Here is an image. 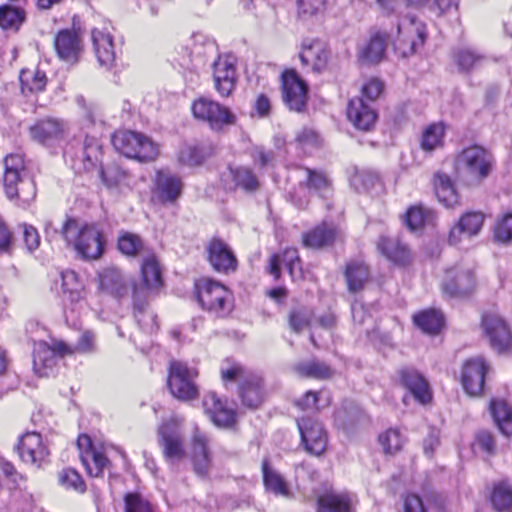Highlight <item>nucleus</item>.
Masks as SVG:
<instances>
[{
	"mask_svg": "<svg viewBox=\"0 0 512 512\" xmlns=\"http://www.w3.org/2000/svg\"><path fill=\"white\" fill-rule=\"evenodd\" d=\"M398 36L394 42L395 52L402 58L414 55L419 47L424 44L426 32L425 25L409 16L397 25Z\"/></svg>",
	"mask_w": 512,
	"mask_h": 512,
	"instance_id": "obj_10",
	"label": "nucleus"
},
{
	"mask_svg": "<svg viewBox=\"0 0 512 512\" xmlns=\"http://www.w3.org/2000/svg\"><path fill=\"white\" fill-rule=\"evenodd\" d=\"M349 121L359 130L369 131L375 124V110L360 97L351 99L347 107Z\"/></svg>",
	"mask_w": 512,
	"mask_h": 512,
	"instance_id": "obj_26",
	"label": "nucleus"
},
{
	"mask_svg": "<svg viewBox=\"0 0 512 512\" xmlns=\"http://www.w3.org/2000/svg\"><path fill=\"white\" fill-rule=\"evenodd\" d=\"M476 285L473 270L459 264L445 272L442 283L443 292L449 296L458 297L470 294Z\"/></svg>",
	"mask_w": 512,
	"mask_h": 512,
	"instance_id": "obj_12",
	"label": "nucleus"
},
{
	"mask_svg": "<svg viewBox=\"0 0 512 512\" xmlns=\"http://www.w3.org/2000/svg\"><path fill=\"white\" fill-rule=\"evenodd\" d=\"M197 375V371L189 368L185 363L172 361L167 380L170 393L182 401H190L197 398L198 388L195 384Z\"/></svg>",
	"mask_w": 512,
	"mask_h": 512,
	"instance_id": "obj_8",
	"label": "nucleus"
},
{
	"mask_svg": "<svg viewBox=\"0 0 512 512\" xmlns=\"http://www.w3.org/2000/svg\"><path fill=\"white\" fill-rule=\"evenodd\" d=\"M56 52L62 60L74 63L82 52V41L74 30L64 29L57 33L54 39Z\"/></svg>",
	"mask_w": 512,
	"mask_h": 512,
	"instance_id": "obj_24",
	"label": "nucleus"
},
{
	"mask_svg": "<svg viewBox=\"0 0 512 512\" xmlns=\"http://www.w3.org/2000/svg\"><path fill=\"white\" fill-rule=\"evenodd\" d=\"M485 60V56L470 49H460L454 53V62L462 71H470L471 69L477 68L481 66Z\"/></svg>",
	"mask_w": 512,
	"mask_h": 512,
	"instance_id": "obj_47",
	"label": "nucleus"
},
{
	"mask_svg": "<svg viewBox=\"0 0 512 512\" xmlns=\"http://www.w3.org/2000/svg\"><path fill=\"white\" fill-rule=\"evenodd\" d=\"M295 370L299 376L306 378L328 379L333 375V371L328 365L317 360L299 363Z\"/></svg>",
	"mask_w": 512,
	"mask_h": 512,
	"instance_id": "obj_44",
	"label": "nucleus"
},
{
	"mask_svg": "<svg viewBox=\"0 0 512 512\" xmlns=\"http://www.w3.org/2000/svg\"><path fill=\"white\" fill-rule=\"evenodd\" d=\"M3 187L9 199L21 198L24 202L32 200L36 188L28 178L25 160L20 154H9L4 158Z\"/></svg>",
	"mask_w": 512,
	"mask_h": 512,
	"instance_id": "obj_3",
	"label": "nucleus"
},
{
	"mask_svg": "<svg viewBox=\"0 0 512 512\" xmlns=\"http://www.w3.org/2000/svg\"><path fill=\"white\" fill-rule=\"evenodd\" d=\"M142 286H135L133 290L134 314L138 323H142L140 316L144 313L147 304V291H158L162 285V272L157 258L150 255L144 258L141 265Z\"/></svg>",
	"mask_w": 512,
	"mask_h": 512,
	"instance_id": "obj_7",
	"label": "nucleus"
},
{
	"mask_svg": "<svg viewBox=\"0 0 512 512\" xmlns=\"http://www.w3.org/2000/svg\"><path fill=\"white\" fill-rule=\"evenodd\" d=\"M207 259L212 268L228 274L237 268V259L231 248L222 240L214 238L207 245Z\"/></svg>",
	"mask_w": 512,
	"mask_h": 512,
	"instance_id": "obj_20",
	"label": "nucleus"
},
{
	"mask_svg": "<svg viewBox=\"0 0 512 512\" xmlns=\"http://www.w3.org/2000/svg\"><path fill=\"white\" fill-rule=\"evenodd\" d=\"M414 323L428 334H437L443 326V315L434 309L420 312L414 316Z\"/></svg>",
	"mask_w": 512,
	"mask_h": 512,
	"instance_id": "obj_43",
	"label": "nucleus"
},
{
	"mask_svg": "<svg viewBox=\"0 0 512 512\" xmlns=\"http://www.w3.org/2000/svg\"><path fill=\"white\" fill-rule=\"evenodd\" d=\"M313 311L305 306H298L290 310L288 324L294 333H301L308 328L313 319Z\"/></svg>",
	"mask_w": 512,
	"mask_h": 512,
	"instance_id": "obj_46",
	"label": "nucleus"
},
{
	"mask_svg": "<svg viewBox=\"0 0 512 512\" xmlns=\"http://www.w3.org/2000/svg\"><path fill=\"white\" fill-rule=\"evenodd\" d=\"M224 381H238L242 402L249 408L258 407L263 401L262 380L259 376L246 371L242 366L233 364L221 369Z\"/></svg>",
	"mask_w": 512,
	"mask_h": 512,
	"instance_id": "obj_5",
	"label": "nucleus"
},
{
	"mask_svg": "<svg viewBox=\"0 0 512 512\" xmlns=\"http://www.w3.org/2000/svg\"><path fill=\"white\" fill-rule=\"evenodd\" d=\"M491 503L499 512H505L512 509V483L509 481H500L494 484L491 492Z\"/></svg>",
	"mask_w": 512,
	"mask_h": 512,
	"instance_id": "obj_40",
	"label": "nucleus"
},
{
	"mask_svg": "<svg viewBox=\"0 0 512 512\" xmlns=\"http://www.w3.org/2000/svg\"><path fill=\"white\" fill-rule=\"evenodd\" d=\"M84 159L92 167L101 156V145L96 138L87 137L84 142Z\"/></svg>",
	"mask_w": 512,
	"mask_h": 512,
	"instance_id": "obj_56",
	"label": "nucleus"
},
{
	"mask_svg": "<svg viewBox=\"0 0 512 512\" xmlns=\"http://www.w3.org/2000/svg\"><path fill=\"white\" fill-rule=\"evenodd\" d=\"M112 144L119 153L140 161L154 160L159 153L157 144L149 137L129 130L115 132Z\"/></svg>",
	"mask_w": 512,
	"mask_h": 512,
	"instance_id": "obj_4",
	"label": "nucleus"
},
{
	"mask_svg": "<svg viewBox=\"0 0 512 512\" xmlns=\"http://www.w3.org/2000/svg\"><path fill=\"white\" fill-rule=\"evenodd\" d=\"M284 264L292 279L301 280L304 279V273L302 267H299V273L297 274L294 271V266H299V256L298 251L294 248L286 249L282 255H273L270 258L269 272L275 278H279L280 276V265Z\"/></svg>",
	"mask_w": 512,
	"mask_h": 512,
	"instance_id": "obj_34",
	"label": "nucleus"
},
{
	"mask_svg": "<svg viewBox=\"0 0 512 512\" xmlns=\"http://www.w3.org/2000/svg\"><path fill=\"white\" fill-rule=\"evenodd\" d=\"M142 248L143 242L136 234L125 232L118 238V249L125 255H136Z\"/></svg>",
	"mask_w": 512,
	"mask_h": 512,
	"instance_id": "obj_51",
	"label": "nucleus"
},
{
	"mask_svg": "<svg viewBox=\"0 0 512 512\" xmlns=\"http://www.w3.org/2000/svg\"><path fill=\"white\" fill-rule=\"evenodd\" d=\"M378 251L390 262L406 266L412 261L409 247L398 238L380 236L377 241Z\"/></svg>",
	"mask_w": 512,
	"mask_h": 512,
	"instance_id": "obj_25",
	"label": "nucleus"
},
{
	"mask_svg": "<svg viewBox=\"0 0 512 512\" xmlns=\"http://www.w3.org/2000/svg\"><path fill=\"white\" fill-rule=\"evenodd\" d=\"M298 428L305 449L316 456L321 455L327 446V435L321 423L310 419L298 420Z\"/></svg>",
	"mask_w": 512,
	"mask_h": 512,
	"instance_id": "obj_17",
	"label": "nucleus"
},
{
	"mask_svg": "<svg viewBox=\"0 0 512 512\" xmlns=\"http://www.w3.org/2000/svg\"><path fill=\"white\" fill-rule=\"evenodd\" d=\"M387 46V35L376 32L358 49L357 58L363 65L378 64L383 60Z\"/></svg>",
	"mask_w": 512,
	"mask_h": 512,
	"instance_id": "obj_27",
	"label": "nucleus"
},
{
	"mask_svg": "<svg viewBox=\"0 0 512 512\" xmlns=\"http://www.w3.org/2000/svg\"><path fill=\"white\" fill-rule=\"evenodd\" d=\"M338 235L335 226L323 223L303 235V244L313 249L323 248L333 244Z\"/></svg>",
	"mask_w": 512,
	"mask_h": 512,
	"instance_id": "obj_35",
	"label": "nucleus"
},
{
	"mask_svg": "<svg viewBox=\"0 0 512 512\" xmlns=\"http://www.w3.org/2000/svg\"><path fill=\"white\" fill-rule=\"evenodd\" d=\"M491 414L499 430L506 436L512 435V406L502 400H495L490 405Z\"/></svg>",
	"mask_w": 512,
	"mask_h": 512,
	"instance_id": "obj_39",
	"label": "nucleus"
},
{
	"mask_svg": "<svg viewBox=\"0 0 512 512\" xmlns=\"http://www.w3.org/2000/svg\"><path fill=\"white\" fill-rule=\"evenodd\" d=\"M18 453L23 462L40 466L49 452L42 437L36 432H27L19 440Z\"/></svg>",
	"mask_w": 512,
	"mask_h": 512,
	"instance_id": "obj_22",
	"label": "nucleus"
},
{
	"mask_svg": "<svg viewBox=\"0 0 512 512\" xmlns=\"http://www.w3.org/2000/svg\"><path fill=\"white\" fill-rule=\"evenodd\" d=\"M476 444L489 455L496 452V443L493 435L488 431H480L476 435Z\"/></svg>",
	"mask_w": 512,
	"mask_h": 512,
	"instance_id": "obj_63",
	"label": "nucleus"
},
{
	"mask_svg": "<svg viewBox=\"0 0 512 512\" xmlns=\"http://www.w3.org/2000/svg\"><path fill=\"white\" fill-rule=\"evenodd\" d=\"M236 61L231 55L219 56L213 64L215 89L222 97H228L235 89L237 81Z\"/></svg>",
	"mask_w": 512,
	"mask_h": 512,
	"instance_id": "obj_16",
	"label": "nucleus"
},
{
	"mask_svg": "<svg viewBox=\"0 0 512 512\" xmlns=\"http://www.w3.org/2000/svg\"><path fill=\"white\" fill-rule=\"evenodd\" d=\"M26 19L23 9L12 5L0 7V27L3 29L18 30Z\"/></svg>",
	"mask_w": 512,
	"mask_h": 512,
	"instance_id": "obj_45",
	"label": "nucleus"
},
{
	"mask_svg": "<svg viewBox=\"0 0 512 512\" xmlns=\"http://www.w3.org/2000/svg\"><path fill=\"white\" fill-rule=\"evenodd\" d=\"M444 127L441 124H431L422 135L421 147L425 151H432L442 146Z\"/></svg>",
	"mask_w": 512,
	"mask_h": 512,
	"instance_id": "obj_49",
	"label": "nucleus"
},
{
	"mask_svg": "<svg viewBox=\"0 0 512 512\" xmlns=\"http://www.w3.org/2000/svg\"><path fill=\"white\" fill-rule=\"evenodd\" d=\"M435 195L440 203L447 208H455L460 205V197L449 175L437 172L433 178Z\"/></svg>",
	"mask_w": 512,
	"mask_h": 512,
	"instance_id": "obj_31",
	"label": "nucleus"
},
{
	"mask_svg": "<svg viewBox=\"0 0 512 512\" xmlns=\"http://www.w3.org/2000/svg\"><path fill=\"white\" fill-rule=\"evenodd\" d=\"M370 278V271L363 262L352 261L347 264L345 279L350 292L362 290Z\"/></svg>",
	"mask_w": 512,
	"mask_h": 512,
	"instance_id": "obj_37",
	"label": "nucleus"
},
{
	"mask_svg": "<svg viewBox=\"0 0 512 512\" xmlns=\"http://www.w3.org/2000/svg\"><path fill=\"white\" fill-rule=\"evenodd\" d=\"M23 240L29 252L35 251L40 245V236L35 227L28 224H23Z\"/></svg>",
	"mask_w": 512,
	"mask_h": 512,
	"instance_id": "obj_60",
	"label": "nucleus"
},
{
	"mask_svg": "<svg viewBox=\"0 0 512 512\" xmlns=\"http://www.w3.org/2000/svg\"><path fill=\"white\" fill-rule=\"evenodd\" d=\"M89 456H91L94 467L89 466L87 458L84 455L81 456L82 462L87 466L88 472L91 476L98 477L102 474L104 468L108 464V459L104 454L95 450L91 451Z\"/></svg>",
	"mask_w": 512,
	"mask_h": 512,
	"instance_id": "obj_55",
	"label": "nucleus"
},
{
	"mask_svg": "<svg viewBox=\"0 0 512 512\" xmlns=\"http://www.w3.org/2000/svg\"><path fill=\"white\" fill-rule=\"evenodd\" d=\"M229 175L235 182L236 187H240L245 191H255L258 188V180L254 173L248 168H230Z\"/></svg>",
	"mask_w": 512,
	"mask_h": 512,
	"instance_id": "obj_48",
	"label": "nucleus"
},
{
	"mask_svg": "<svg viewBox=\"0 0 512 512\" xmlns=\"http://www.w3.org/2000/svg\"><path fill=\"white\" fill-rule=\"evenodd\" d=\"M262 472L264 485L268 491L284 497L289 496L290 492L286 481L279 472L270 467L267 459L262 462Z\"/></svg>",
	"mask_w": 512,
	"mask_h": 512,
	"instance_id": "obj_38",
	"label": "nucleus"
},
{
	"mask_svg": "<svg viewBox=\"0 0 512 512\" xmlns=\"http://www.w3.org/2000/svg\"><path fill=\"white\" fill-rule=\"evenodd\" d=\"M22 93H38L45 89L47 78L44 72L38 69H23L20 72Z\"/></svg>",
	"mask_w": 512,
	"mask_h": 512,
	"instance_id": "obj_41",
	"label": "nucleus"
},
{
	"mask_svg": "<svg viewBox=\"0 0 512 512\" xmlns=\"http://www.w3.org/2000/svg\"><path fill=\"white\" fill-rule=\"evenodd\" d=\"M306 186L309 189L316 191H322L329 186V180L327 176L318 170H312L309 168L304 169Z\"/></svg>",
	"mask_w": 512,
	"mask_h": 512,
	"instance_id": "obj_53",
	"label": "nucleus"
},
{
	"mask_svg": "<svg viewBox=\"0 0 512 512\" xmlns=\"http://www.w3.org/2000/svg\"><path fill=\"white\" fill-rule=\"evenodd\" d=\"M483 223L484 215L482 213H464L449 232V244L457 246L466 240H470L480 232Z\"/></svg>",
	"mask_w": 512,
	"mask_h": 512,
	"instance_id": "obj_19",
	"label": "nucleus"
},
{
	"mask_svg": "<svg viewBox=\"0 0 512 512\" xmlns=\"http://www.w3.org/2000/svg\"><path fill=\"white\" fill-rule=\"evenodd\" d=\"M125 512H153L147 501L138 494L128 493L125 496Z\"/></svg>",
	"mask_w": 512,
	"mask_h": 512,
	"instance_id": "obj_57",
	"label": "nucleus"
},
{
	"mask_svg": "<svg viewBox=\"0 0 512 512\" xmlns=\"http://www.w3.org/2000/svg\"><path fill=\"white\" fill-rule=\"evenodd\" d=\"M61 234L82 259L95 260L103 253L102 232L96 224H82L74 219H67Z\"/></svg>",
	"mask_w": 512,
	"mask_h": 512,
	"instance_id": "obj_1",
	"label": "nucleus"
},
{
	"mask_svg": "<svg viewBox=\"0 0 512 512\" xmlns=\"http://www.w3.org/2000/svg\"><path fill=\"white\" fill-rule=\"evenodd\" d=\"M203 407L212 422L219 427H230L235 422V412L227 408L213 392L205 395Z\"/></svg>",
	"mask_w": 512,
	"mask_h": 512,
	"instance_id": "obj_29",
	"label": "nucleus"
},
{
	"mask_svg": "<svg viewBox=\"0 0 512 512\" xmlns=\"http://www.w3.org/2000/svg\"><path fill=\"white\" fill-rule=\"evenodd\" d=\"M482 328L492 349L498 353H505L512 349V330L500 315H484Z\"/></svg>",
	"mask_w": 512,
	"mask_h": 512,
	"instance_id": "obj_11",
	"label": "nucleus"
},
{
	"mask_svg": "<svg viewBox=\"0 0 512 512\" xmlns=\"http://www.w3.org/2000/svg\"><path fill=\"white\" fill-rule=\"evenodd\" d=\"M180 425V419L172 418L163 423L158 431L164 457L171 463L180 461L185 456L183 440L179 431Z\"/></svg>",
	"mask_w": 512,
	"mask_h": 512,
	"instance_id": "obj_14",
	"label": "nucleus"
},
{
	"mask_svg": "<svg viewBox=\"0 0 512 512\" xmlns=\"http://www.w3.org/2000/svg\"><path fill=\"white\" fill-rule=\"evenodd\" d=\"M72 353L71 349L63 342H58L54 347L48 346L44 342L35 343L33 349V370L39 377L50 376L56 365L57 356H64Z\"/></svg>",
	"mask_w": 512,
	"mask_h": 512,
	"instance_id": "obj_13",
	"label": "nucleus"
},
{
	"mask_svg": "<svg viewBox=\"0 0 512 512\" xmlns=\"http://www.w3.org/2000/svg\"><path fill=\"white\" fill-rule=\"evenodd\" d=\"M317 504L318 512H352L355 500L347 492L329 491L318 497Z\"/></svg>",
	"mask_w": 512,
	"mask_h": 512,
	"instance_id": "obj_30",
	"label": "nucleus"
},
{
	"mask_svg": "<svg viewBox=\"0 0 512 512\" xmlns=\"http://www.w3.org/2000/svg\"><path fill=\"white\" fill-rule=\"evenodd\" d=\"M13 234L0 218V253L10 254L13 250Z\"/></svg>",
	"mask_w": 512,
	"mask_h": 512,
	"instance_id": "obj_61",
	"label": "nucleus"
},
{
	"mask_svg": "<svg viewBox=\"0 0 512 512\" xmlns=\"http://www.w3.org/2000/svg\"><path fill=\"white\" fill-rule=\"evenodd\" d=\"M253 110L260 118H267L272 111V103L266 94H259L254 102Z\"/></svg>",
	"mask_w": 512,
	"mask_h": 512,
	"instance_id": "obj_64",
	"label": "nucleus"
},
{
	"mask_svg": "<svg viewBox=\"0 0 512 512\" xmlns=\"http://www.w3.org/2000/svg\"><path fill=\"white\" fill-rule=\"evenodd\" d=\"M60 483L79 492L85 491V484L81 476L74 469H65L59 474Z\"/></svg>",
	"mask_w": 512,
	"mask_h": 512,
	"instance_id": "obj_54",
	"label": "nucleus"
},
{
	"mask_svg": "<svg viewBox=\"0 0 512 512\" xmlns=\"http://www.w3.org/2000/svg\"><path fill=\"white\" fill-rule=\"evenodd\" d=\"M495 236L502 242L512 239V213L504 215L498 221L495 228Z\"/></svg>",
	"mask_w": 512,
	"mask_h": 512,
	"instance_id": "obj_58",
	"label": "nucleus"
},
{
	"mask_svg": "<svg viewBox=\"0 0 512 512\" xmlns=\"http://www.w3.org/2000/svg\"><path fill=\"white\" fill-rule=\"evenodd\" d=\"M208 439L198 429H195L192 436V458L194 469L197 474L204 476L210 468V453L208 450Z\"/></svg>",
	"mask_w": 512,
	"mask_h": 512,
	"instance_id": "obj_33",
	"label": "nucleus"
},
{
	"mask_svg": "<svg viewBox=\"0 0 512 512\" xmlns=\"http://www.w3.org/2000/svg\"><path fill=\"white\" fill-rule=\"evenodd\" d=\"M94 51L100 65L110 67L115 61L113 37L110 33L100 29L91 32Z\"/></svg>",
	"mask_w": 512,
	"mask_h": 512,
	"instance_id": "obj_32",
	"label": "nucleus"
},
{
	"mask_svg": "<svg viewBox=\"0 0 512 512\" xmlns=\"http://www.w3.org/2000/svg\"><path fill=\"white\" fill-rule=\"evenodd\" d=\"M456 170L469 185L481 184L492 172L494 158L482 146L472 145L462 150L456 158Z\"/></svg>",
	"mask_w": 512,
	"mask_h": 512,
	"instance_id": "obj_2",
	"label": "nucleus"
},
{
	"mask_svg": "<svg viewBox=\"0 0 512 512\" xmlns=\"http://www.w3.org/2000/svg\"><path fill=\"white\" fill-rule=\"evenodd\" d=\"M427 219V212L426 210L420 206H412L408 209L406 213V225L411 231H417L421 229Z\"/></svg>",
	"mask_w": 512,
	"mask_h": 512,
	"instance_id": "obj_52",
	"label": "nucleus"
},
{
	"mask_svg": "<svg viewBox=\"0 0 512 512\" xmlns=\"http://www.w3.org/2000/svg\"><path fill=\"white\" fill-rule=\"evenodd\" d=\"M325 0H297L298 14L300 16H312L324 5Z\"/></svg>",
	"mask_w": 512,
	"mask_h": 512,
	"instance_id": "obj_62",
	"label": "nucleus"
},
{
	"mask_svg": "<svg viewBox=\"0 0 512 512\" xmlns=\"http://www.w3.org/2000/svg\"><path fill=\"white\" fill-rule=\"evenodd\" d=\"M398 380L420 403L426 404L432 398L429 384L415 368L404 366L397 371Z\"/></svg>",
	"mask_w": 512,
	"mask_h": 512,
	"instance_id": "obj_23",
	"label": "nucleus"
},
{
	"mask_svg": "<svg viewBox=\"0 0 512 512\" xmlns=\"http://www.w3.org/2000/svg\"><path fill=\"white\" fill-rule=\"evenodd\" d=\"M308 87L294 70L282 74V98L290 110L302 112L307 105Z\"/></svg>",
	"mask_w": 512,
	"mask_h": 512,
	"instance_id": "obj_15",
	"label": "nucleus"
},
{
	"mask_svg": "<svg viewBox=\"0 0 512 512\" xmlns=\"http://www.w3.org/2000/svg\"><path fill=\"white\" fill-rule=\"evenodd\" d=\"M63 132V123L50 118L40 120L30 128L32 139L42 144L59 139Z\"/></svg>",
	"mask_w": 512,
	"mask_h": 512,
	"instance_id": "obj_36",
	"label": "nucleus"
},
{
	"mask_svg": "<svg viewBox=\"0 0 512 512\" xmlns=\"http://www.w3.org/2000/svg\"><path fill=\"white\" fill-rule=\"evenodd\" d=\"M198 301L201 306L218 317L227 316L233 308L231 292L221 283L205 279L197 284Z\"/></svg>",
	"mask_w": 512,
	"mask_h": 512,
	"instance_id": "obj_6",
	"label": "nucleus"
},
{
	"mask_svg": "<svg viewBox=\"0 0 512 512\" xmlns=\"http://www.w3.org/2000/svg\"><path fill=\"white\" fill-rule=\"evenodd\" d=\"M100 286L103 290L117 297L126 293V286L122 273L115 268L106 269L100 275Z\"/></svg>",
	"mask_w": 512,
	"mask_h": 512,
	"instance_id": "obj_42",
	"label": "nucleus"
},
{
	"mask_svg": "<svg viewBox=\"0 0 512 512\" xmlns=\"http://www.w3.org/2000/svg\"><path fill=\"white\" fill-rule=\"evenodd\" d=\"M330 52L326 45L319 40H312L303 44L302 51L299 55L304 65L311 66L313 71H323L329 60Z\"/></svg>",
	"mask_w": 512,
	"mask_h": 512,
	"instance_id": "obj_28",
	"label": "nucleus"
},
{
	"mask_svg": "<svg viewBox=\"0 0 512 512\" xmlns=\"http://www.w3.org/2000/svg\"><path fill=\"white\" fill-rule=\"evenodd\" d=\"M488 365L483 357H474L465 362L462 370V385L471 396L479 395L484 388Z\"/></svg>",
	"mask_w": 512,
	"mask_h": 512,
	"instance_id": "obj_18",
	"label": "nucleus"
},
{
	"mask_svg": "<svg viewBox=\"0 0 512 512\" xmlns=\"http://www.w3.org/2000/svg\"><path fill=\"white\" fill-rule=\"evenodd\" d=\"M154 185V197L163 204L175 203L183 190L181 179L167 170L157 171Z\"/></svg>",
	"mask_w": 512,
	"mask_h": 512,
	"instance_id": "obj_21",
	"label": "nucleus"
},
{
	"mask_svg": "<svg viewBox=\"0 0 512 512\" xmlns=\"http://www.w3.org/2000/svg\"><path fill=\"white\" fill-rule=\"evenodd\" d=\"M204 156L197 147L187 146L179 153V161L183 164L194 166L202 163Z\"/></svg>",
	"mask_w": 512,
	"mask_h": 512,
	"instance_id": "obj_59",
	"label": "nucleus"
},
{
	"mask_svg": "<svg viewBox=\"0 0 512 512\" xmlns=\"http://www.w3.org/2000/svg\"><path fill=\"white\" fill-rule=\"evenodd\" d=\"M386 454H395L402 449L404 438L397 429H388L378 437Z\"/></svg>",
	"mask_w": 512,
	"mask_h": 512,
	"instance_id": "obj_50",
	"label": "nucleus"
},
{
	"mask_svg": "<svg viewBox=\"0 0 512 512\" xmlns=\"http://www.w3.org/2000/svg\"><path fill=\"white\" fill-rule=\"evenodd\" d=\"M191 111L197 120L207 123L213 130L236 123V116L228 107L206 97L196 99L191 105Z\"/></svg>",
	"mask_w": 512,
	"mask_h": 512,
	"instance_id": "obj_9",
	"label": "nucleus"
}]
</instances>
